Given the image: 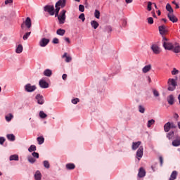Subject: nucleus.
<instances>
[{"instance_id": "obj_1", "label": "nucleus", "mask_w": 180, "mask_h": 180, "mask_svg": "<svg viewBox=\"0 0 180 180\" xmlns=\"http://www.w3.org/2000/svg\"><path fill=\"white\" fill-rule=\"evenodd\" d=\"M65 2H66V0H59L56 4V6H55V8H56L55 10V12H56L55 16L56 18L58 17L60 25H64V23H65V18H66L65 13H67V11L63 10L60 13V15H58V13L60 12V6H61V8H64V6H65Z\"/></svg>"}, {"instance_id": "obj_2", "label": "nucleus", "mask_w": 180, "mask_h": 180, "mask_svg": "<svg viewBox=\"0 0 180 180\" xmlns=\"http://www.w3.org/2000/svg\"><path fill=\"white\" fill-rule=\"evenodd\" d=\"M163 47L165 50H172L174 49V44L168 41V39L165 37H162Z\"/></svg>"}, {"instance_id": "obj_3", "label": "nucleus", "mask_w": 180, "mask_h": 180, "mask_svg": "<svg viewBox=\"0 0 180 180\" xmlns=\"http://www.w3.org/2000/svg\"><path fill=\"white\" fill-rule=\"evenodd\" d=\"M168 91H175L176 86L178 85L176 83V79H168Z\"/></svg>"}, {"instance_id": "obj_4", "label": "nucleus", "mask_w": 180, "mask_h": 180, "mask_svg": "<svg viewBox=\"0 0 180 180\" xmlns=\"http://www.w3.org/2000/svg\"><path fill=\"white\" fill-rule=\"evenodd\" d=\"M25 26L27 29H30L32 27V19L30 17H27L26 20L21 24V29H24Z\"/></svg>"}, {"instance_id": "obj_5", "label": "nucleus", "mask_w": 180, "mask_h": 180, "mask_svg": "<svg viewBox=\"0 0 180 180\" xmlns=\"http://www.w3.org/2000/svg\"><path fill=\"white\" fill-rule=\"evenodd\" d=\"M44 11L48 12L51 16L54 15V6L47 5L44 7Z\"/></svg>"}, {"instance_id": "obj_6", "label": "nucleus", "mask_w": 180, "mask_h": 180, "mask_svg": "<svg viewBox=\"0 0 180 180\" xmlns=\"http://www.w3.org/2000/svg\"><path fill=\"white\" fill-rule=\"evenodd\" d=\"M144 153V148L140 146L136 152V158L140 161L141 158H143V154Z\"/></svg>"}, {"instance_id": "obj_7", "label": "nucleus", "mask_w": 180, "mask_h": 180, "mask_svg": "<svg viewBox=\"0 0 180 180\" xmlns=\"http://www.w3.org/2000/svg\"><path fill=\"white\" fill-rule=\"evenodd\" d=\"M158 29H159V32L162 36H165V34H167V33H168V29L165 25H160L159 26Z\"/></svg>"}, {"instance_id": "obj_8", "label": "nucleus", "mask_w": 180, "mask_h": 180, "mask_svg": "<svg viewBox=\"0 0 180 180\" xmlns=\"http://www.w3.org/2000/svg\"><path fill=\"white\" fill-rule=\"evenodd\" d=\"M25 89L26 92H34V91H36V86L27 84L25 86Z\"/></svg>"}, {"instance_id": "obj_9", "label": "nucleus", "mask_w": 180, "mask_h": 180, "mask_svg": "<svg viewBox=\"0 0 180 180\" xmlns=\"http://www.w3.org/2000/svg\"><path fill=\"white\" fill-rule=\"evenodd\" d=\"M49 43H50V39L47 38H42L39 41V46L40 47H46Z\"/></svg>"}, {"instance_id": "obj_10", "label": "nucleus", "mask_w": 180, "mask_h": 180, "mask_svg": "<svg viewBox=\"0 0 180 180\" xmlns=\"http://www.w3.org/2000/svg\"><path fill=\"white\" fill-rule=\"evenodd\" d=\"M167 18H169L170 22H172V23H176V22H178V18H176V16H175V15H174V13H168Z\"/></svg>"}, {"instance_id": "obj_11", "label": "nucleus", "mask_w": 180, "mask_h": 180, "mask_svg": "<svg viewBox=\"0 0 180 180\" xmlns=\"http://www.w3.org/2000/svg\"><path fill=\"white\" fill-rule=\"evenodd\" d=\"M167 101L169 103V105H174L175 102V98L174 97V95L171 94L167 96Z\"/></svg>"}, {"instance_id": "obj_12", "label": "nucleus", "mask_w": 180, "mask_h": 180, "mask_svg": "<svg viewBox=\"0 0 180 180\" xmlns=\"http://www.w3.org/2000/svg\"><path fill=\"white\" fill-rule=\"evenodd\" d=\"M39 86L43 89H46L49 86V83L44 79L39 80Z\"/></svg>"}, {"instance_id": "obj_13", "label": "nucleus", "mask_w": 180, "mask_h": 180, "mask_svg": "<svg viewBox=\"0 0 180 180\" xmlns=\"http://www.w3.org/2000/svg\"><path fill=\"white\" fill-rule=\"evenodd\" d=\"M36 99H37V103H39V105H43V103H44V99H43V96H41L40 94H37L36 96Z\"/></svg>"}, {"instance_id": "obj_14", "label": "nucleus", "mask_w": 180, "mask_h": 180, "mask_svg": "<svg viewBox=\"0 0 180 180\" xmlns=\"http://www.w3.org/2000/svg\"><path fill=\"white\" fill-rule=\"evenodd\" d=\"M138 176L139 178H144V176H146V170L144 169V168L141 167L139 169V172L138 173Z\"/></svg>"}, {"instance_id": "obj_15", "label": "nucleus", "mask_w": 180, "mask_h": 180, "mask_svg": "<svg viewBox=\"0 0 180 180\" xmlns=\"http://www.w3.org/2000/svg\"><path fill=\"white\" fill-rule=\"evenodd\" d=\"M151 49L153 50V51L155 54H160V47H158V46H157V45H153L151 46Z\"/></svg>"}, {"instance_id": "obj_16", "label": "nucleus", "mask_w": 180, "mask_h": 180, "mask_svg": "<svg viewBox=\"0 0 180 180\" xmlns=\"http://www.w3.org/2000/svg\"><path fill=\"white\" fill-rule=\"evenodd\" d=\"M141 144V141H138V142H133L132 143V146L131 148L134 151H135V150H137V148L139 147H140V145Z\"/></svg>"}, {"instance_id": "obj_17", "label": "nucleus", "mask_w": 180, "mask_h": 180, "mask_svg": "<svg viewBox=\"0 0 180 180\" xmlns=\"http://www.w3.org/2000/svg\"><path fill=\"white\" fill-rule=\"evenodd\" d=\"M172 146L174 147H179L180 146V136H178L176 139L172 141Z\"/></svg>"}, {"instance_id": "obj_18", "label": "nucleus", "mask_w": 180, "mask_h": 180, "mask_svg": "<svg viewBox=\"0 0 180 180\" xmlns=\"http://www.w3.org/2000/svg\"><path fill=\"white\" fill-rule=\"evenodd\" d=\"M169 130H171V122H168L166 124H165V125H164V131L166 133H168V131H169Z\"/></svg>"}, {"instance_id": "obj_19", "label": "nucleus", "mask_w": 180, "mask_h": 180, "mask_svg": "<svg viewBox=\"0 0 180 180\" xmlns=\"http://www.w3.org/2000/svg\"><path fill=\"white\" fill-rule=\"evenodd\" d=\"M173 50L174 53H180V46L179 44H174V48L172 49Z\"/></svg>"}, {"instance_id": "obj_20", "label": "nucleus", "mask_w": 180, "mask_h": 180, "mask_svg": "<svg viewBox=\"0 0 180 180\" xmlns=\"http://www.w3.org/2000/svg\"><path fill=\"white\" fill-rule=\"evenodd\" d=\"M177 176H178V172L173 171L172 173L171 174L169 180H175L176 179Z\"/></svg>"}, {"instance_id": "obj_21", "label": "nucleus", "mask_w": 180, "mask_h": 180, "mask_svg": "<svg viewBox=\"0 0 180 180\" xmlns=\"http://www.w3.org/2000/svg\"><path fill=\"white\" fill-rule=\"evenodd\" d=\"M150 70H151V65H146L142 69V71H143V74H147V72H148V71H150Z\"/></svg>"}, {"instance_id": "obj_22", "label": "nucleus", "mask_w": 180, "mask_h": 180, "mask_svg": "<svg viewBox=\"0 0 180 180\" xmlns=\"http://www.w3.org/2000/svg\"><path fill=\"white\" fill-rule=\"evenodd\" d=\"M34 178L35 180H41V173L40 172V171L37 170L35 172Z\"/></svg>"}, {"instance_id": "obj_23", "label": "nucleus", "mask_w": 180, "mask_h": 180, "mask_svg": "<svg viewBox=\"0 0 180 180\" xmlns=\"http://www.w3.org/2000/svg\"><path fill=\"white\" fill-rule=\"evenodd\" d=\"M53 72L50 69H46L44 71V75L45 77H51Z\"/></svg>"}, {"instance_id": "obj_24", "label": "nucleus", "mask_w": 180, "mask_h": 180, "mask_svg": "<svg viewBox=\"0 0 180 180\" xmlns=\"http://www.w3.org/2000/svg\"><path fill=\"white\" fill-rule=\"evenodd\" d=\"M10 161H19V155H12L9 158Z\"/></svg>"}, {"instance_id": "obj_25", "label": "nucleus", "mask_w": 180, "mask_h": 180, "mask_svg": "<svg viewBox=\"0 0 180 180\" xmlns=\"http://www.w3.org/2000/svg\"><path fill=\"white\" fill-rule=\"evenodd\" d=\"M67 53H65L63 55V58H65V62L66 63H70V61L72 60V58H71V56H67Z\"/></svg>"}, {"instance_id": "obj_26", "label": "nucleus", "mask_w": 180, "mask_h": 180, "mask_svg": "<svg viewBox=\"0 0 180 180\" xmlns=\"http://www.w3.org/2000/svg\"><path fill=\"white\" fill-rule=\"evenodd\" d=\"M166 9H167V12H169V13H174V9L171 6V4H167L166 5Z\"/></svg>"}, {"instance_id": "obj_27", "label": "nucleus", "mask_w": 180, "mask_h": 180, "mask_svg": "<svg viewBox=\"0 0 180 180\" xmlns=\"http://www.w3.org/2000/svg\"><path fill=\"white\" fill-rule=\"evenodd\" d=\"M22 51H23V46H22V44H19L16 49L15 52L17 53V54H20Z\"/></svg>"}, {"instance_id": "obj_28", "label": "nucleus", "mask_w": 180, "mask_h": 180, "mask_svg": "<svg viewBox=\"0 0 180 180\" xmlns=\"http://www.w3.org/2000/svg\"><path fill=\"white\" fill-rule=\"evenodd\" d=\"M6 137L8 140H9V141H15V135H13V134H7Z\"/></svg>"}, {"instance_id": "obj_29", "label": "nucleus", "mask_w": 180, "mask_h": 180, "mask_svg": "<svg viewBox=\"0 0 180 180\" xmlns=\"http://www.w3.org/2000/svg\"><path fill=\"white\" fill-rule=\"evenodd\" d=\"M91 25L92 27H94V29H98V27H99V23H98V22H96L95 20H92L91 22Z\"/></svg>"}, {"instance_id": "obj_30", "label": "nucleus", "mask_w": 180, "mask_h": 180, "mask_svg": "<svg viewBox=\"0 0 180 180\" xmlns=\"http://www.w3.org/2000/svg\"><path fill=\"white\" fill-rule=\"evenodd\" d=\"M57 34H58L59 36H64V34H65V30H63V29H58L56 31Z\"/></svg>"}, {"instance_id": "obj_31", "label": "nucleus", "mask_w": 180, "mask_h": 180, "mask_svg": "<svg viewBox=\"0 0 180 180\" xmlns=\"http://www.w3.org/2000/svg\"><path fill=\"white\" fill-rule=\"evenodd\" d=\"M67 169H75V165L73 163H69L66 165Z\"/></svg>"}, {"instance_id": "obj_32", "label": "nucleus", "mask_w": 180, "mask_h": 180, "mask_svg": "<svg viewBox=\"0 0 180 180\" xmlns=\"http://www.w3.org/2000/svg\"><path fill=\"white\" fill-rule=\"evenodd\" d=\"M37 141H38V144L41 145V144H43V143H44V137L39 136L37 139Z\"/></svg>"}, {"instance_id": "obj_33", "label": "nucleus", "mask_w": 180, "mask_h": 180, "mask_svg": "<svg viewBox=\"0 0 180 180\" xmlns=\"http://www.w3.org/2000/svg\"><path fill=\"white\" fill-rule=\"evenodd\" d=\"M12 119H13V115L11 113L6 116V122H11Z\"/></svg>"}, {"instance_id": "obj_34", "label": "nucleus", "mask_w": 180, "mask_h": 180, "mask_svg": "<svg viewBox=\"0 0 180 180\" xmlns=\"http://www.w3.org/2000/svg\"><path fill=\"white\" fill-rule=\"evenodd\" d=\"M94 16L96 19H99V18H101V12L99 10H95Z\"/></svg>"}, {"instance_id": "obj_35", "label": "nucleus", "mask_w": 180, "mask_h": 180, "mask_svg": "<svg viewBox=\"0 0 180 180\" xmlns=\"http://www.w3.org/2000/svg\"><path fill=\"white\" fill-rule=\"evenodd\" d=\"M30 34H32V32H26L22 37L23 40H27V39H29V36H30Z\"/></svg>"}, {"instance_id": "obj_36", "label": "nucleus", "mask_w": 180, "mask_h": 180, "mask_svg": "<svg viewBox=\"0 0 180 180\" xmlns=\"http://www.w3.org/2000/svg\"><path fill=\"white\" fill-rule=\"evenodd\" d=\"M43 164H44V167L45 168H46L47 169H49V168H50V162H49V161L47 160H44L43 162Z\"/></svg>"}, {"instance_id": "obj_37", "label": "nucleus", "mask_w": 180, "mask_h": 180, "mask_svg": "<svg viewBox=\"0 0 180 180\" xmlns=\"http://www.w3.org/2000/svg\"><path fill=\"white\" fill-rule=\"evenodd\" d=\"M37 148H36V146L34 145H31L30 147L28 148V151L30 153H32L33 151H36Z\"/></svg>"}, {"instance_id": "obj_38", "label": "nucleus", "mask_w": 180, "mask_h": 180, "mask_svg": "<svg viewBox=\"0 0 180 180\" xmlns=\"http://www.w3.org/2000/svg\"><path fill=\"white\" fill-rule=\"evenodd\" d=\"M39 117H41V119H46V117H47V115L46 113H44V111H40Z\"/></svg>"}, {"instance_id": "obj_39", "label": "nucleus", "mask_w": 180, "mask_h": 180, "mask_svg": "<svg viewBox=\"0 0 180 180\" xmlns=\"http://www.w3.org/2000/svg\"><path fill=\"white\" fill-rule=\"evenodd\" d=\"M28 161L30 164H34L36 162V159L32 156L28 157Z\"/></svg>"}, {"instance_id": "obj_40", "label": "nucleus", "mask_w": 180, "mask_h": 180, "mask_svg": "<svg viewBox=\"0 0 180 180\" xmlns=\"http://www.w3.org/2000/svg\"><path fill=\"white\" fill-rule=\"evenodd\" d=\"M167 137L169 140H171L174 137V131H170L167 134Z\"/></svg>"}, {"instance_id": "obj_41", "label": "nucleus", "mask_w": 180, "mask_h": 180, "mask_svg": "<svg viewBox=\"0 0 180 180\" xmlns=\"http://www.w3.org/2000/svg\"><path fill=\"white\" fill-rule=\"evenodd\" d=\"M139 111L140 113H144L146 112V108L143 105H139Z\"/></svg>"}, {"instance_id": "obj_42", "label": "nucleus", "mask_w": 180, "mask_h": 180, "mask_svg": "<svg viewBox=\"0 0 180 180\" xmlns=\"http://www.w3.org/2000/svg\"><path fill=\"white\" fill-rule=\"evenodd\" d=\"M154 123H155V120H154L153 119L149 120L148 122V124H147L148 127H151V126H153V124H154Z\"/></svg>"}, {"instance_id": "obj_43", "label": "nucleus", "mask_w": 180, "mask_h": 180, "mask_svg": "<svg viewBox=\"0 0 180 180\" xmlns=\"http://www.w3.org/2000/svg\"><path fill=\"white\" fill-rule=\"evenodd\" d=\"M153 5V3L151 1H148V6H147V9L148 11L150 12L151 11L152 7L151 6Z\"/></svg>"}, {"instance_id": "obj_44", "label": "nucleus", "mask_w": 180, "mask_h": 180, "mask_svg": "<svg viewBox=\"0 0 180 180\" xmlns=\"http://www.w3.org/2000/svg\"><path fill=\"white\" fill-rule=\"evenodd\" d=\"M79 19H81L82 22H85V14L81 13V15L79 16Z\"/></svg>"}, {"instance_id": "obj_45", "label": "nucleus", "mask_w": 180, "mask_h": 180, "mask_svg": "<svg viewBox=\"0 0 180 180\" xmlns=\"http://www.w3.org/2000/svg\"><path fill=\"white\" fill-rule=\"evenodd\" d=\"M78 102H79V98H78L72 100V103H73L74 105H77Z\"/></svg>"}, {"instance_id": "obj_46", "label": "nucleus", "mask_w": 180, "mask_h": 180, "mask_svg": "<svg viewBox=\"0 0 180 180\" xmlns=\"http://www.w3.org/2000/svg\"><path fill=\"white\" fill-rule=\"evenodd\" d=\"M148 23H149V25H153V23H154V19H153L152 17L148 18Z\"/></svg>"}, {"instance_id": "obj_47", "label": "nucleus", "mask_w": 180, "mask_h": 180, "mask_svg": "<svg viewBox=\"0 0 180 180\" xmlns=\"http://www.w3.org/2000/svg\"><path fill=\"white\" fill-rule=\"evenodd\" d=\"M79 11H80V12H84V11H85V6H84V5H79Z\"/></svg>"}, {"instance_id": "obj_48", "label": "nucleus", "mask_w": 180, "mask_h": 180, "mask_svg": "<svg viewBox=\"0 0 180 180\" xmlns=\"http://www.w3.org/2000/svg\"><path fill=\"white\" fill-rule=\"evenodd\" d=\"M179 72V70H176V68H174L173 70L172 71V75H176Z\"/></svg>"}, {"instance_id": "obj_49", "label": "nucleus", "mask_w": 180, "mask_h": 180, "mask_svg": "<svg viewBox=\"0 0 180 180\" xmlns=\"http://www.w3.org/2000/svg\"><path fill=\"white\" fill-rule=\"evenodd\" d=\"M153 95L157 98L160 96V93L156 89H153Z\"/></svg>"}, {"instance_id": "obj_50", "label": "nucleus", "mask_w": 180, "mask_h": 180, "mask_svg": "<svg viewBox=\"0 0 180 180\" xmlns=\"http://www.w3.org/2000/svg\"><path fill=\"white\" fill-rule=\"evenodd\" d=\"M52 43L53 44H58V43H60V41L58 40V38H53Z\"/></svg>"}, {"instance_id": "obj_51", "label": "nucleus", "mask_w": 180, "mask_h": 180, "mask_svg": "<svg viewBox=\"0 0 180 180\" xmlns=\"http://www.w3.org/2000/svg\"><path fill=\"white\" fill-rule=\"evenodd\" d=\"M159 161L160 162V167H162V165L164 164V158H162V156L159 157Z\"/></svg>"}, {"instance_id": "obj_52", "label": "nucleus", "mask_w": 180, "mask_h": 180, "mask_svg": "<svg viewBox=\"0 0 180 180\" xmlns=\"http://www.w3.org/2000/svg\"><path fill=\"white\" fill-rule=\"evenodd\" d=\"M170 129H176V125L174 122H170Z\"/></svg>"}, {"instance_id": "obj_53", "label": "nucleus", "mask_w": 180, "mask_h": 180, "mask_svg": "<svg viewBox=\"0 0 180 180\" xmlns=\"http://www.w3.org/2000/svg\"><path fill=\"white\" fill-rule=\"evenodd\" d=\"M32 155L34 156L35 158H39V153L33 152Z\"/></svg>"}, {"instance_id": "obj_54", "label": "nucleus", "mask_w": 180, "mask_h": 180, "mask_svg": "<svg viewBox=\"0 0 180 180\" xmlns=\"http://www.w3.org/2000/svg\"><path fill=\"white\" fill-rule=\"evenodd\" d=\"M5 143V138L0 137V144L2 146Z\"/></svg>"}, {"instance_id": "obj_55", "label": "nucleus", "mask_w": 180, "mask_h": 180, "mask_svg": "<svg viewBox=\"0 0 180 180\" xmlns=\"http://www.w3.org/2000/svg\"><path fill=\"white\" fill-rule=\"evenodd\" d=\"M13 0H6L5 1V5H8V4H13Z\"/></svg>"}, {"instance_id": "obj_56", "label": "nucleus", "mask_w": 180, "mask_h": 180, "mask_svg": "<svg viewBox=\"0 0 180 180\" xmlns=\"http://www.w3.org/2000/svg\"><path fill=\"white\" fill-rule=\"evenodd\" d=\"M62 78L64 79V81H65V79H67V74H63Z\"/></svg>"}, {"instance_id": "obj_57", "label": "nucleus", "mask_w": 180, "mask_h": 180, "mask_svg": "<svg viewBox=\"0 0 180 180\" xmlns=\"http://www.w3.org/2000/svg\"><path fill=\"white\" fill-rule=\"evenodd\" d=\"M64 39L67 41V43H71V41H70V38L68 37H65Z\"/></svg>"}, {"instance_id": "obj_58", "label": "nucleus", "mask_w": 180, "mask_h": 180, "mask_svg": "<svg viewBox=\"0 0 180 180\" xmlns=\"http://www.w3.org/2000/svg\"><path fill=\"white\" fill-rule=\"evenodd\" d=\"M126 4H131L133 2V0H125Z\"/></svg>"}, {"instance_id": "obj_59", "label": "nucleus", "mask_w": 180, "mask_h": 180, "mask_svg": "<svg viewBox=\"0 0 180 180\" xmlns=\"http://www.w3.org/2000/svg\"><path fill=\"white\" fill-rule=\"evenodd\" d=\"M179 117V115H178L177 113L174 114V119H178Z\"/></svg>"}, {"instance_id": "obj_60", "label": "nucleus", "mask_w": 180, "mask_h": 180, "mask_svg": "<svg viewBox=\"0 0 180 180\" xmlns=\"http://www.w3.org/2000/svg\"><path fill=\"white\" fill-rule=\"evenodd\" d=\"M153 18H157V15H155V12L153 11L152 12Z\"/></svg>"}, {"instance_id": "obj_61", "label": "nucleus", "mask_w": 180, "mask_h": 180, "mask_svg": "<svg viewBox=\"0 0 180 180\" xmlns=\"http://www.w3.org/2000/svg\"><path fill=\"white\" fill-rule=\"evenodd\" d=\"M176 6V9H179V6L178 5V4H175Z\"/></svg>"}, {"instance_id": "obj_62", "label": "nucleus", "mask_w": 180, "mask_h": 180, "mask_svg": "<svg viewBox=\"0 0 180 180\" xmlns=\"http://www.w3.org/2000/svg\"><path fill=\"white\" fill-rule=\"evenodd\" d=\"M153 4L154 5L155 9H158V8L157 7V4H155V3H153Z\"/></svg>"}, {"instance_id": "obj_63", "label": "nucleus", "mask_w": 180, "mask_h": 180, "mask_svg": "<svg viewBox=\"0 0 180 180\" xmlns=\"http://www.w3.org/2000/svg\"><path fill=\"white\" fill-rule=\"evenodd\" d=\"M162 20L163 22H165V23H167V19L162 18Z\"/></svg>"}, {"instance_id": "obj_64", "label": "nucleus", "mask_w": 180, "mask_h": 180, "mask_svg": "<svg viewBox=\"0 0 180 180\" xmlns=\"http://www.w3.org/2000/svg\"><path fill=\"white\" fill-rule=\"evenodd\" d=\"M158 15L160 16L161 15V11H158Z\"/></svg>"}]
</instances>
